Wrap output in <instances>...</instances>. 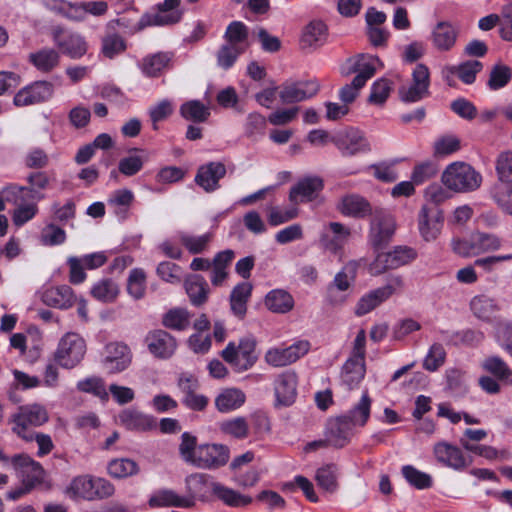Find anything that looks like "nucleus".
<instances>
[{
    "label": "nucleus",
    "instance_id": "0e129e2a",
    "mask_svg": "<svg viewBox=\"0 0 512 512\" xmlns=\"http://www.w3.org/2000/svg\"><path fill=\"white\" fill-rule=\"evenodd\" d=\"M512 78V69L502 63L496 64L492 67L488 87L491 90H498L506 86Z\"/></svg>",
    "mask_w": 512,
    "mask_h": 512
},
{
    "label": "nucleus",
    "instance_id": "c9c22d12",
    "mask_svg": "<svg viewBox=\"0 0 512 512\" xmlns=\"http://www.w3.org/2000/svg\"><path fill=\"white\" fill-rule=\"evenodd\" d=\"M327 26L320 20H313L303 30L301 37L302 48L316 49L327 40Z\"/></svg>",
    "mask_w": 512,
    "mask_h": 512
},
{
    "label": "nucleus",
    "instance_id": "09e8293b",
    "mask_svg": "<svg viewBox=\"0 0 512 512\" xmlns=\"http://www.w3.org/2000/svg\"><path fill=\"white\" fill-rule=\"evenodd\" d=\"M93 477L80 475L72 479L66 489V494L71 498H82L92 500Z\"/></svg>",
    "mask_w": 512,
    "mask_h": 512
},
{
    "label": "nucleus",
    "instance_id": "8fccbe9b",
    "mask_svg": "<svg viewBox=\"0 0 512 512\" xmlns=\"http://www.w3.org/2000/svg\"><path fill=\"white\" fill-rule=\"evenodd\" d=\"M134 193L129 189L113 191L107 200L108 205L120 217H126V213L134 201Z\"/></svg>",
    "mask_w": 512,
    "mask_h": 512
},
{
    "label": "nucleus",
    "instance_id": "5fc2aeb1",
    "mask_svg": "<svg viewBox=\"0 0 512 512\" xmlns=\"http://www.w3.org/2000/svg\"><path fill=\"white\" fill-rule=\"evenodd\" d=\"M370 409L371 399L367 393H364L360 401L343 416L347 417L354 426H364L369 419Z\"/></svg>",
    "mask_w": 512,
    "mask_h": 512
},
{
    "label": "nucleus",
    "instance_id": "ddd939ff",
    "mask_svg": "<svg viewBox=\"0 0 512 512\" xmlns=\"http://www.w3.org/2000/svg\"><path fill=\"white\" fill-rule=\"evenodd\" d=\"M230 450L223 444H201L198 446L193 466L200 469L216 470L227 464Z\"/></svg>",
    "mask_w": 512,
    "mask_h": 512
},
{
    "label": "nucleus",
    "instance_id": "680f3d73",
    "mask_svg": "<svg viewBox=\"0 0 512 512\" xmlns=\"http://www.w3.org/2000/svg\"><path fill=\"white\" fill-rule=\"evenodd\" d=\"M108 473L114 478H125L138 473L139 468L135 461L127 458L114 459L108 464Z\"/></svg>",
    "mask_w": 512,
    "mask_h": 512
},
{
    "label": "nucleus",
    "instance_id": "f3484780",
    "mask_svg": "<svg viewBox=\"0 0 512 512\" xmlns=\"http://www.w3.org/2000/svg\"><path fill=\"white\" fill-rule=\"evenodd\" d=\"M13 468L20 474L23 485L35 488L44 480L45 471L39 462L27 454H16L11 457Z\"/></svg>",
    "mask_w": 512,
    "mask_h": 512
},
{
    "label": "nucleus",
    "instance_id": "49530a36",
    "mask_svg": "<svg viewBox=\"0 0 512 512\" xmlns=\"http://www.w3.org/2000/svg\"><path fill=\"white\" fill-rule=\"evenodd\" d=\"M490 193L497 205L505 213L512 215V181L497 180Z\"/></svg>",
    "mask_w": 512,
    "mask_h": 512
},
{
    "label": "nucleus",
    "instance_id": "37998d69",
    "mask_svg": "<svg viewBox=\"0 0 512 512\" xmlns=\"http://www.w3.org/2000/svg\"><path fill=\"white\" fill-rule=\"evenodd\" d=\"M29 62L41 72L48 73L58 66L60 61L59 52L53 48H42L29 54Z\"/></svg>",
    "mask_w": 512,
    "mask_h": 512
},
{
    "label": "nucleus",
    "instance_id": "2f4dec72",
    "mask_svg": "<svg viewBox=\"0 0 512 512\" xmlns=\"http://www.w3.org/2000/svg\"><path fill=\"white\" fill-rule=\"evenodd\" d=\"M337 209L344 216L354 218H364L367 215H372L374 209L370 203L358 194H348L341 198Z\"/></svg>",
    "mask_w": 512,
    "mask_h": 512
},
{
    "label": "nucleus",
    "instance_id": "9b49d317",
    "mask_svg": "<svg viewBox=\"0 0 512 512\" xmlns=\"http://www.w3.org/2000/svg\"><path fill=\"white\" fill-rule=\"evenodd\" d=\"M358 264L355 261L348 262L334 277L327 286V301L331 305H341L346 299L344 294L354 282L357 274Z\"/></svg>",
    "mask_w": 512,
    "mask_h": 512
},
{
    "label": "nucleus",
    "instance_id": "6ab92c4d",
    "mask_svg": "<svg viewBox=\"0 0 512 512\" xmlns=\"http://www.w3.org/2000/svg\"><path fill=\"white\" fill-rule=\"evenodd\" d=\"M318 91L319 84L315 80L286 82L280 88L279 98L284 104H292L309 99Z\"/></svg>",
    "mask_w": 512,
    "mask_h": 512
},
{
    "label": "nucleus",
    "instance_id": "423d86ee",
    "mask_svg": "<svg viewBox=\"0 0 512 512\" xmlns=\"http://www.w3.org/2000/svg\"><path fill=\"white\" fill-rule=\"evenodd\" d=\"M46 409L39 404L21 406L14 416L13 431L26 441L33 440V431L29 427H38L48 421Z\"/></svg>",
    "mask_w": 512,
    "mask_h": 512
},
{
    "label": "nucleus",
    "instance_id": "412c9836",
    "mask_svg": "<svg viewBox=\"0 0 512 512\" xmlns=\"http://www.w3.org/2000/svg\"><path fill=\"white\" fill-rule=\"evenodd\" d=\"M350 236L349 227L339 222H330L321 232L319 241L322 248L336 254L345 246Z\"/></svg>",
    "mask_w": 512,
    "mask_h": 512
},
{
    "label": "nucleus",
    "instance_id": "ea45409f",
    "mask_svg": "<svg viewBox=\"0 0 512 512\" xmlns=\"http://www.w3.org/2000/svg\"><path fill=\"white\" fill-rule=\"evenodd\" d=\"M246 400L245 393L238 388L224 389L215 399L216 409L221 413H229L240 408Z\"/></svg>",
    "mask_w": 512,
    "mask_h": 512
},
{
    "label": "nucleus",
    "instance_id": "bf43d9fd",
    "mask_svg": "<svg viewBox=\"0 0 512 512\" xmlns=\"http://www.w3.org/2000/svg\"><path fill=\"white\" fill-rule=\"evenodd\" d=\"M482 366L499 380H505L508 384L512 385V370L500 357H488L484 360Z\"/></svg>",
    "mask_w": 512,
    "mask_h": 512
},
{
    "label": "nucleus",
    "instance_id": "3c124183",
    "mask_svg": "<svg viewBox=\"0 0 512 512\" xmlns=\"http://www.w3.org/2000/svg\"><path fill=\"white\" fill-rule=\"evenodd\" d=\"M177 237L190 254H200L206 251L212 239L211 233L195 236L186 232H179Z\"/></svg>",
    "mask_w": 512,
    "mask_h": 512
},
{
    "label": "nucleus",
    "instance_id": "7c9ffc66",
    "mask_svg": "<svg viewBox=\"0 0 512 512\" xmlns=\"http://www.w3.org/2000/svg\"><path fill=\"white\" fill-rule=\"evenodd\" d=\"M42 302L57 309H69L76 302V296L68 285H60L46 289L41 296Z\"/></svg>",
    "mask_w": 512,
    "mask_h": 512
},
{
    "label": "nucleus",
    "instance_id": "de8ad7c7",
    "mask_svg": "<svg viewBox=\"0 0 512 512\" xmlns=\"http://www.w3.org/2000/svg\"><path fill=\"white\" fill-rule=\"evenodd\" d=\"M180 115L187 121L195 123L206 122L210 116L208 106L199 100H189L180 106Z\"/></svg>",
    "mask_w": 512,
    "mask_h": 512
},
{
    "label": "nucleus",
    "instance_id": "4be33fe9",
    "mask_svg": "<svg viewBox=\"0 0 512 512\" xmlns=\"http://www.w3.org/2000/svg\"><path fill=\"white\" fill-rule=\"evenodd\" d=\"M275 406H291L297 396V375L293 371H285L277 376L274 381Z\"/></svg>",
    "mask_w": 512,
    "mask_h": 512
},
{
    "label": "nucleus",
    "instance_id": "f704fd0d",
    "mask_svg": "<svg viewBox=\"0 0 512 512\" xmlns=\"http://www.w3.org/2000/svg\"><path fill=\"white\" fill-rule=\"evenodd\" d=\"M253 286L250 282H241L231 291L230 310L234 316L244 319L247 313V303L251 297Z\"/></svg>",
    "mask_w": 512,
    "mask_h": 512
},
{
    "label": "nucleus",
    "instance_id": "f8f14e48",
    "mask_svg": "<svg viewBox=\"0 0 512 512\" xmlns=\"http://www.w3.org/2000/svg\"><path fill=\"white\" fill-rule=\"evenodd\" d=\"M380 60L370 54H358L349 58L342 68L344 75L356 74L353 78L356 86H365L366 82L372 78L377 70Z\"/></svg>",
    "mask_w": 512,
    "mask_h": 512
},
{
    "label": "nucleus",
    "instance_id": "13d9d810",
    "mask_svg": "<svg viewBox=\"0 0 512 512\" xmlns=\"http://www.w3.org/2000/svg\"><path fill=\"white\" fill-rule=\"evenodd\" d=\"M337 467L334 464H329L319 468L316 471L315 479L320 488L333 493L336 491L337 484Z\"/></svg>",
    "mask_w": 512,
    "mask_h": 512
},
{
    "label": "nucleus",
    "instance_id": "e433bc0d",
    "mask_svg": "<svg viewBox=\"0 0 512 512\" xmlns=\"http://www.w3.org/2000/svg\"><path fill=\"white\" fill-rule=\"evenodd\" d=\"M149 506L156 507H180L191 508L194 506V501L191 498H184L179 496L173 490L163 489L156 492L149 499Z\"/></svg>",
    "mask_w": 512,
    "mask_h": 512
},
{
    "label": "nucleus",
    "instance_id": "4c0bfd02",
    "mask_svg": "<svg viewBox=\"0 0 512 512\" xmlns=\"http://www.w3.org/2000/svg\"><path fill=\"white\" fill-rule=\"evenodd\" d=\"M19 198L17 202L5 200L16 207L12 213V221L17 227L23 226L38 213V201H32V198H26L24 195H21Z\"/></svg>",
    "mask_w": 512,
    "mask_h": 512
},
{
    "label": "nucleus",
    "instance_id": "e2e57ef3",
    "mask_svg": "<svg viewBox=\"0 0 512 512\" xmlns=\"http://www.w3.org/2000/svg\"><path fill=\"white\" fill-rule=\"evenodd\" d=\"M470 307L473 314L482 320H489L497 311L494 300L484 295L474 297Z\"/></svg>",
    "mask_w": 512,
    "mask_h": 512
},
{
    "label": "nucleus",
    "instance_id": "2eb2a0df",
    "mask_svg": "<svg viewBox=\"0 0 512 512\" xmlns=\"http://www.w3.org/2000/svg\"><path fill=\"white\" fill-rule=\"evenodd\" d=\"M434 456L439 464L455 471H464L472 465L473 458L448 442H438L433 448Z\"/></svg>",
    "mask_w": 512,
    "mask_h": 512
},
{
    "label": "nucleus",
    "instance_id": "f03ea898",
    "mask_svg": "<svg viewBox=\"0 0 512 512\" xmlns=\"http://www.w3.org/2000/svg\"><path fill=\"white\" fill-rule=\"evenodd\" d=\"M441 180L447 189L457 193H466L480 187L482 176L471 165L454 162L446 167Z\"/></svg>",
    "mask_w": 512,
    "mask_h": 512
},
{
    "label": "nucleus",
    "instance_id": "774afa93",
    "mask_svg": "<svg viewBox=\"0 0 512 512\" xmlns=\"http://www.w3.org/2000/svg\"><path fill=\"white\" fill-rule=\"evenodd\" d=\"M499 21L500 37L507 42H512V3H507L501 7Z\"/></svg>",
    "mask_w": 512,
    "mask_h": 512
},
{
    "label": "nucleus",
    "instance_id": "b1692460",
    "mask_svg": "<svg viewBox=\"0 0 512 512\" xmlns=\"http://www.w3.org/2000/svg\"><path fill=\"white\" fill-rule=\"evenodd\" d=\"M323 186V180L320 177H306L290 189L289 200L295 206L313 201L318 197Z\"/></svg>",
    "mask_w": 512,
    "mask_h": 512
},
{
    "label": "nucleus",
    "instance_id": "c756f323",
    "mask_svg": "<svg viewBox=\"0 0 512 512\" xmlns=\"http://www.w3.org/2000/svg\"><path fill=\"white\" fill-rule=\"evenodd\" d=\"M119 423L128 430L151 431L156 428V418L136 409H125L118 415Z\"/></svg>",
    "mask_w": 512,
    "mask_h": 512
},
{
    "label": "nucleus",
    "instance_id": "dca6fc26",
    "mask_svg": "<svg viewBox=\"0 0 512 512\" xmlns=\"http://www.w3.org/2000/svg\"><path fill=\"white\" fill-rule=\"evenodd\" d=\"M443 212L439 207L424 204L418 213V229L425 241L435 240L442 229Z\"/></svg>",
    "mask_w": 512,
    "mask_h": 512
},
{
    "label": "nucleus",
    "instance_id": "20e7f679",
    "mask_svg": "<svg viewBox=\"0 0 512 512\" xmlns=\"http://www.w3.org/2000/svg\"><path fill=\"white\" fill-rule=\"evenodd\" d=\"M27 183L28 186L12 184L5 187L3 189L4 199L17 202L19 197L24 195L26 198H32V201H41L45 198L43 191L48 188L50 178L46 172H34L27 176Z\"/></svg>",
    "mask_w": 512,
    "mask_h": 512
},
{
    "label": "nucleus",
    "instance_id": "338daca9",
    "mask_svg": "<svg viewBox=\"0 0 512 512\" xmlns=\"http://www.w3.org/2000/svg\"><path fill=\"white\" fill-rule=\"evenodd\" d=\"M146 161L141 155H129L119 160L118 171L126 177H131L139 173Z\"/></svg>",
    "mask_w": 512,
    "mask_h": 512
},
{
    "label": "nucleus",
    "instance_id": "864d4df0",
    "mask_svg": "<svg viewBox=\"0 0 512 512\" xmlns=\"http://www.w3.org/2000/svg\"><path fill=\"white\" fill-rule=\"evenodd\" d=\"M219 430L235 439H244L249 434V424L244 417H234L220 422Z\"/></svg>",
    "mask_w": 512,
    "mask_h": 512
},
{
    "label": "nucleus",
    "instance_id": "473e14b6",
    "mask_svg": "<svg viewBox=\"0 0 512 512\" xmlns=\"http://www.w3.org/2000/svg\"><path fill=\"white\" fill-rule=\"evenodd\" d=\"M173 55L169 52H157L146 55L139 62L141 72L149 78L159 77L169 68Z\"/></svg>",
    "mask_w": 512,
    "mask_h": 512
},
{
    "label": "nucleus",
    "instance_id": "79ce46f5",
    "mask_svg": "<svg viewBox=\"0 0 512 512\" xmlns=\"http://www.w3.org/2000/svg\"><path fill=\"white\" fill-rule=\"evenodd\" d=\"M186 293L194 306H201L208 297L209 287L201 275H191L185 280Z\"/></svg>",
    "mask_w": 512,
    "mask_h": 512
},
{
    "label": "nucleus",
    "instance_id": "7ed1b4c3",
    "mask_svg": "<svg viewBox=\"0 0 512 512\" xmlns=\"http://www.w3.org/2000/svg\"><path fill=\"white\" fill-rule=\"evenodd\" d=\"M256 341L252 337L242 338L239 344L229 342L222 351V358L229 363L236 372H244L253 367L258 356L255 353Z\"/></svg>",
    "mask_w": 512,
    "mask_h": 512
},
{
    "label": "nucleus",
    "instance_id": "9d476101",
    "mask_svg": "<svg viewBox=\"0 0 512 512\" xmlns=\"http://www.w3.org/2000/svg\"><path fill=\"white\" fill-rule=\"evenodd\" d=\"M51 37L57 48L72 59H79L87 52V42L77 32L54 26L51 29Z\"/></svg>",
    "mask_w": 512,
    "mask_h": 512
},
{
    "label": "nucleus",
    "instance_id": "a18cd8bd",
    "mask_svg": "<svg viewBox=\"0 0 512 512\" xmlns=\"http://www.w3.org/2000/svg\"><path fill=\"white\" fill-rule=\"evenodd\" d=\"M127 49L125 39L117 32L109 30L101 39V54L108 59H114Z\"/></svg>",
    "mask_w": 512,
    "mask_h": 512
},
{
    "label": "nucleus",
    "instance_id": "6e6552de",
    "mask_svg": "<svg viewBox=\"0 0 512 512\" xmlns=\"http://www.w3.org/2000/svg\"><path fill=\"white\" fill-rule=\"evenodd\" d=\"M417 257L415 249L408 246H396L386 253H379L370 266L373 275H379L389 269H397L407 265Z\"/></svg>",
    "mask_w": 512,
    "mask_h": 512
},
{
    "label": "nucleus",
    "instance_id": "4468645a",
    "mask_svg": "<svg viewBox=\"0 0 512 512\" xmlns=\"http://www.w3.org/2000/svg\"><path fill=\"white\" fill-rule=\"evenodd\" d=\"M54 94V85L49 81H35L14 96L13 103L17 107H26L49 101Z\"/></svg>",
    "mask_w": 512,
    "mask_h": 512
},
{
    "label": "nucleus",
    "instance_id": "39448f33",
    "mask_svg": "<svg viewBox=\"0 0 512 512\" xmlns=\"http://www.w3.org/2000/svg\"><path fill=\"white\" fill-rule=\"evenodd\" d=\"M85 353L84 339L76 333L68 332L60 339L54 359L61 367L71 369L82 361Z\"/></svg>",
    "mask_w": 512,
    "mask_h": 512
},
{
    "label": "nucleus",
    "instance_id": "0eeeda50",
    "mask_svg": "<svg viewBox=\"0 0 512 512\" xmlns=\"http://www.w3.org/2000/svg\"><path fill=\"white\" fill-rule=\"evenodd\" d=\"M370 223L369 241L375 249H381L391 240L395 232V221L385 209L374 208Z\"/></svg>",
    "mask_w": 512,
    "mask_h": 512
},
{
    "label": "nucleus",
    "instance_id": "393cba45",
    "mask_svg": "<svg viewBox=\"0 0 512 512\" xmlns=\"http://www.w3.org/2000/svg\"><path fill=\"white\" fill-rule=\"evenodd\" d=\"M354 427L351 421L343 415L330 419L326 427L328 443L337 448L346 446L351 440Z\"/></svg>",
    "mask_w": 512,
    "mask_h": 512
},
{
    "label": "nucleus",
    "instance_id": "c85d7f7f",
    "mask_svg": "<svg viewBox=\"0 0 512 512\" xmlns=\"http://www.w3.org/2000/svg\"><path fill=\"white\" fill-rule=\"evenodd\" d=\"M459 35V30L450 22H438L431 32V43L438 52H448L453 49Z\"/></svg>",
    "mask_w": 512,
    "mask_h": 512
},
{
    "label": "nucleus",
    "instance_id": "bb28decb",
    "mask_svg": "<svg viewBox=\"0 0 512 512\" xmlns=\"http://www.w3.org/2000/svg\"><path fill=\"white\" fill-rule=\"evenodd\" d=\"M153 26L150 13L143 14L137 20L136 11L131 10L125 14L119 15L118 18L110 20L107 23V29L116 32V28H120L123 33L133 35L143 29Z\"/></svg>",
    "mask_w": 512,
    "mask_h": 512
},
{
    "label": "nucleus",
    "instance_id": "1a4fd4ad",
    "mask_svg": "<svg viewBox=\"0 0 512 512\" xmlns=\"http://www.w3.org/2000/svg\"><path fill=\"white\" fill-rule=\"evenodd\" d=\"M430 71L429 68L419 63L412 72V83L399 89V98L405 103H415L429 96Z\"/></svg>",
    "mask_w": 512,
    "mask_h": 512
},
{
    "label": "nucleus",
    "instance_id": "5701e85b",
    "mask_svg": "<svg viewBox=\"0 0 512 512\" xmlns=\"http://www.w3.org/2000/svg\"><path fill=\"white\" fill-rule=\"evenodd\" d=\"M335 145L344 156H353L370 151V144L364 134L355 128L347 129L337 135Z\"/></svg>",
    "mask_w": 512,
    "mask_h": 512
},
{
    "label": "nucleus",
    "instance_id": "052dcab7",
    "mask_svg": "<svg viewBox=\"0 0 512 512\" xmlns=\"http://www.w3.org/2000/svg\"><path fill=\"white\" fill-rule=\"evenodd\" d=\"M118 293V286L110 279H102L91 288L92 296L105 303L114 301Z\"/></svg>",
    "mask_w": 512,
    "mask_h": 512
},
{
    "label": "nucleus",
    "instance_id": "6e6d98bb",
    "mask_svg": "<svg viewBox=\"0 0 512 512\" xmlns=\"http://www.w3.org/2000/svg\"><path fill=\"white\" fill-rule=\"evenodd\" d=\"M245 51L246 50L243 48L225 42L216 53L218 66L224 70H228Z\"/></svg>",
    "mask_w": 512,
    "mask_h": 512
},
{
    "label": "nucleus",
    "instance_id": "f257e3e1",
    "mask_svg": "<svg viewBox=\"0 0 512 512\" xmlns=\"http://www.w3.org/2000/svg\"><path fill=\"white\" fill-rule=\"evenodd\" d=\"M185 484L188 492L186 498H191L194 502L195 499H205L207 488H210L217 499L230 507H244L252 502L250 496L243 495L219 482H209V476L203 473H194L187 476Z\"/></svg>",
    "mask_w": 512,
    "mask_h": 512
},
{
    "label": "nucleus",
    "instance_id": "cd10ccee",
    "mask_svg": "<svg viewBox=\"0 0 512 512\" xmlns=\"http://www.w3.org/2000/svg\"><path fill=\"white\" fill-rule=\"evenodd\" d=\"M103 363L109 373H118L125 370L131 363L129 347L118 342L108 344Z\"/></svg>",
    "mask_w": 512,
    "mask_h": 512
},
{
    "label": "nucleus",
    "instance_id": "58836bf2",
    "mask_svg": "<svg viewBox=\"0 0 512 512\" xmlns=\"http://www.w3.org/2000/svg\"><path fill=\"white\" fill-rule=\"evenodd\" d=\"M264 304L273 313L286 314L293 309L294 299L286 290L274 289L267 293Z\"/></svg>",
    "mask_w": 512,
    "mask_h": 512
},
{
    "label": "nucleus",
    "instance_id": "69168bd1",
    "mask_svg": "<svg viewBox=\"0 0 512 512\" xmlns=\"http://www.w3.org/2000/svg\"><path fill=\"white\" fill-rule=\"evenodd\" d=\"M386 301L385 297L381 294V291L379 288L372 290L368 292L367 294L363 295L355 308V314L357 316H363L369 312H371L373 309L378 307L381 303Z\"/></svg>",
    "mask_w": 512,
    "mask_h": 512
},
{
    "label": "nucleus",
    "instance_id": "603ef678",
    "mask_svg": "<svg viewBox=\"0 0 512 512\" xmlns=\"http://www.w3.org/2000/svg\"><path fill=\"white\" fill-rule=\"evenodd\" d=\"M248 27L241 21H232L226 28L225 42L243 49L248 47Z\"/></svg>",
    "mask_w": 512,
    "mask_h": 512
},
{
    "label": "nucleus",
    "instance_id": "4d7b16f0",
    "mask_svg": "<svg viewBox=\"0 0 512 512\" xmlns=\"http://www.w3.org/2000/svg\"><path fill=\"white\" fill-rule=\"evenodd\" d=\"M402 475L411 486L419 490L428 489L433 485L432 477L429 474L416 469L412 465L403 466Z\"/></svg>",
    "mask_w": 512,
    "mask_h": 512
},
{
    "label": "nucleus",
    "instance_id": "a211bd4d",
    "mask_svg": "<svg viewBox=\"0 0 512 512\" xmlns=\"http://www.w3.org/2000/svg\"><path fill=\"white\" fill-rule=\"evenodd\" d=\"M144 341L148 351L155 358L162 360L171 358L177 349L176 339L167 331L161 329L150 331L145 336Z\"/></svg>",
    "mask_w": 512,
    "mask_h": 512
},
{
    "label": "nucleus",
    "instance_id": "72a5a7b5",
    "mask_svg": "<svg viewBox=\"0 0 512 512\" xmlns=\"http://www.w3.org/2000/svg\"><path fill=\"white\" fill-rule=\"evenodd\" d=\"M180 0H164L157 5V12L150 13L153 26H166L178 23L182 18Z\"/></svg>",
    "mask_w": 512,
    "mask_h": 512
},
{
    "label": "nucleus",
    "instance_id": "a19ab883",
    "mask_svg": "<svg viewBox=\"0 0 512 512\" xmlns=\"http://www.w3.org/2000/svg\"><path fill=\"white\" fill-rule=\"evenodd\" d=\"M365 361L348 358L341 373L342 383L349 389L356 388L365 376Z\"/></svg>",
    "mask_w": 512,
    "mask_h": 512
},
{
    "label": "nucleus",
    "instance_id": "c03bdc74",
    "mask_svg": "<svg viewBox=\"0 0 512 512\" xmlns=\"http://www.w3.org/2000/svg\"><path fill=\"white\" fill-rule=\"evenodd\" d=\"M483 69V64L478 60H467L458 65L447 66L451 75H456L464 84L471 85L476 76Z\"/></svg>",
    "mask_w": 512,
    "mask_h": 512
},
{
    "label": "nucleus",
    "instance_id": "a878e982",
    "mask_svg": "<svg viewBox=\"0 0 512 512\" xmlns=\"http://www.w3.org/2000/svg\"><path fill=\"white\" fill-rule=\"evenodd\" d=\"M226 175V167L222 162H209L198 168L195 182L205 192L211 193L217 190L219 181Z\"/></svg>",
    "mask_w": 512,
    "mask_h": 512
},
{
    "label": "nucleus",
    "instance_id": "aec40b11",
    "mask_svg": "<svg viewBox=\"0 0 512 512\" xmlns=\"http://www.w3.org/2000/svg\"><path fill=\"white\" fill-rule=\"evenodd\" d=\"M310 349L308 341H300L287 348H272L265 354V361L273 367H283L296 362Z\"/></svg>",
    "mask_w": 512,
    "mask_h": 512
}]
</instances>
